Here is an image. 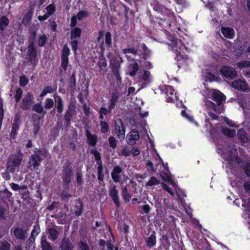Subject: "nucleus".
I'll list each match as a JSON object with an SVG mask.
<instances>
[{"mask_svg": "<svg viewBox=\"0 0 250 250\" xmlns=\"http://www.w3.org/2000/svg\"><path fill=\"white\" fill-rule=\"evenodd\" d=\"M161 176L162 179L167 183H169L174 188L175 190L177 192V185L176 183L172 180L171 177L169 174L168 169L166 168V171H161Z\"/></svg>", "mask_w": 250, "mask_h": 250, "instance_id": "nucleus-12", "label": "nucleus"}, {"mask_svg": "<svg viewBox=\"0 0 250 250\" xmlns=\"http://www.w3.org/2000/svg\"><path fill=\"white\" fill-rule=\"evenodd\" d=\"M32 16V14L31 12H28L26 13L23 18L22 23L25 26L27 25L31 20Z\"/></svg>", "mask_w": 250, "mask_h": 250, "instance_id": "nucleus-36", "label": "nucleus"}, {"mask_svg": "<svg viewBox=\"0 0 250 250\" xmlns=\"http://www.w3.org/2000/svg\"><path fill=\"white\" fill-rule=\"evenodd\" d=\"M162 186L163 188L167 191L171 196H173L174 195V193L172 191V189L167 185L165 183H162Z\"/></svg>", "mask_w": 250, "mask_h": 250, "instance_id": "nucleus-61", "label": "nucleus"}, {"mask_svg": "<svg viewBox=\"0 0 250 250\" xmlns=\"http://www.w3.org/2000/svg\"><path fill=\"white\" fill-rule=\"evenodd\" d=\"M9 20L5 16H2L0 18V30L2 31L9 25Z\"/></svg>", "mask_w": 250, "mask_h": 250, "instance_id": "nucleus-28", "label": "nucleus"}, {"mask_svg": "<svg viewBox=\"0 0 250 250\" xmlns=\"http://www.w3.org/2000/svg\"><path fill=\"white\" fill-rule=\"evenodd\" d=\"M74 110V107L73 106L69 105L64 116L65 120L66 122H67V125L69 124V122L72 119V115Z\"/></svg>", "mask_w": 250, "mask_h": 250, "instance_id": "nucleus-26", "label": "nucleus"}, {"mask_svg": "<svg viewBox=\"0 0 250 250\" xmlns=\"http://www.w3.org/2000/svg\"><path fill=\"white\" fill-rule=\"evenodd\" d=\"M218 153L228 163L231 172L235 175H238L242 170L250 178V165L248 163L240 161L237 156L236 147L234 145L227 146L226 147H218Z\"/></svg>", "mask_w": 250, "mask_h": 250, "instance_id": "nucleus-1", "label": "nucleus"}, {"mask_svg": "<svg viewBox=\"0 0 250 250\" xmlns=\"http://www.w3.org/2000/svg\"><path fill=\"white\" fill-rule=\"evenodd\" d=\"M91 153L94 155L95 159L97 160V165L102 164L100 153L96 150H91Z\"/></svg>", "mask_w": 250, "mask_h": 250, "instance_id": "nucleus-42", "label": "nucleus"}, {"mask_svg": "<svg viewBox=\"0 0 250 250\" xmlns=\"http://www.w3.org/2000/svg\"><path fill=\"white\" fill-rule=\"evenodd\" d=\"M37 35V32L36 31H32L30 32V36L29 37V43L30 44L33 43L35 41Z\"/></svg>", "mask_w": 250, "mask_h": 250, "instance_id": "nucleus-58", "label": "nucleus"}, {"mask_svg": "<svg viewBox=\"0 0 250 250\" xmlns=\"http://www.w3.org/2000/svg\"><path fill=\"white\" fill-rule=\"evenodd\" d=\"M205 95L204 103L206 111L212 119L216 120L218 118L217 113H220L221 111L217 110L214 103L209 100L208 99L213 100L219 106L225 102L226 97L220 91L215 89H206L205 91Z\"/></svg>", "mask_w": 250, "mask_h": 250, "instance_id": "nucleus-2", "label": "nucleus"}, {"mask_svg": "<svg viewBox=\"0 0 250 250\" xmlns=\"http://www.w3.org/2000/svg\"><path fill=\"white\" fill-rule=\"evenodd\" d=\"M33 103V96L30 93H27L22 100V108L24 109L29 108Z\"/></svg>", "mask_w": 250, "mask_h": 250, "instance_id": "nucleus-13", "label": "nucleus"}, {"mask_svg": "<svg viewBox=\"0 0 250 250\" xmlns=\"http://www.w3.org/2000/svg\"><path fill=\"white\" fill-rule=\"evenodd\" d=\"M22 160V158L20 155H12L7 162L6 170L7 172L13 173L17 171Z\"/></svg>", "mask_w": 250, "mask_h": 250, "instance_id": "nucleus-4", "label": "nucleus"}, {"mask_svg": "<svg viewBox=\"0 0 250 250\" xmlns=\"http://www.w3.org/2000/svg\"><path fill=\"white\" fill-rule=\"evenodd\" d=\"M87 137L89 143L92 146L96 145L97 142V138L95 136L90 134L89 132H87Z\"/></svg>", "mask_w": 250, "mask_h": 250, "instance_id": "nucleus-37", "label": "nucleus"}, {"mask_svg": "<svg viewBox=\"0 0 250 250\" xmlns=\"http://www.w3.org/2000/svg\"><path fill=\"white\" fill-rule=\"evenodd\" d=\"M109 195L116 206L119 207L120 206V200L118 195V191L116 188V186L114 185L110 187Z\"/></svg>", "mask_w": 250, "mask_h": 250, "instance_id": "nucleus-11", "label": "nucleus"}, {"mask_svg": "<svg viewBox=\"0 0 250 250\" xmlns=\"http://www.w3.org/2000/svg\"><path fill=\"white\" fill-rule=\"evenodd\" d=\"M122 172V168L118 166L114 167L111 172V177L115 182H119L121 178V173Z\"/></svg>", "mask_w": 250, "mask_h": 250, "instance_id": "nucleus-16", "label": "nucleus"}, {"mask_svg": "<svg viewBox=\"0 0 250 250\" xmlns=\"http://www.w3.org/2000/svg\"><path fill=\"white\" fill-rule=\"evenodd\" d=\"M41 245L42 250H53L50 244L46 241V236L45 235L42 237Z\"/></svg>", "mask_w": 250, "mask_h": 250, "instance_id": "nucleus-27", "label": "nucleus"}, {"mask_svg": "<svg viewBox=\"0 0 250 250\" xmlns=\"http://www.w3.org/2000/svg\"><path fill=\"white\" fill-rule=\"evenodd\" d=\"M122 194L125 202H127L130 200L131 196L128 192L127 187L125 186L122 188Z\"/></svg>", "mask_w": 250, "mask_h": 250, "instance_id": "nucleus-35", "label": "nucleus"}, {"mask_svg": "<svg viewBox=\"0 0 250 250\" xmlns=\"http://www.w3.org/2000/svg\"><path fill=\"white\" fill-rule=\"evenodd\" d=\"M140 135L138 131L132 130L129 132L126 136V142L129 145L135 144L136 142L139 139Z\"/></svg>", "mask_w": 250, "mask_h": 250, "instance_id": "nucleus-10", "label": "nucleus"}, {"mask_svg": "<svg viewBox=\"0 0 250 250\" xmlns=\"http://www.w3.org/2000/svg\"><path fill=\"white\" fill-rule=\"evenodd\" d=\"M82 31L80 28L78 27H75L71 32V39L74 40L76 38H79L81 36Z\"/></svg>", "mask_w": 250, "mask_h": 250, "instance_id": "nucleus-34", "label": "nucleus"}, {"mask_svg": "<svg viewBox=\"0 0 250 250\" xmlns=\"http://www.w3.org/2000/svg\"><path fill=\"white\" fill-rule=\"evenodd\" d=\"M34 155L36 156V158L38 159L39 162H41L47 156V151L45 149L40 150Z\"/></svg>", "mask_w": 250, "mask_h": 250, "instance_id": "nucleus-30", "label": "nucleus"}, {"mask_svg": "<svg viewBox=\"0 0 250 250\" xmlns=\"http://www.w3.org/2000/svg\"><path fill=\"white\" fill-rule=\"evenodd\" d=\"M62 62H67V58L66 56L69 55V49L68 48H64L62 51Z\"/></svg>", "mask_w": 250, "mask_h": 250, "instance_id": "nucleus-46", "label": "nucleus"}, {"mask_svg": "<svg viewBox=\"0 0 250 250\" xmlns=\"http://www.w3.org/2000/svg\"><path fill=\"white\" fill-rule=\"evenodd\" d=\"M222 131L223 133L229 137H233L235 135L236 131L234 129H229L228 128H222Z\"/></svg>", "mask_w": 250, "mask_h": 250, "instance_id": "nucleus-32", "label": "nucleus"}, {"mask_svg": "<svg viewBox=\"0 0 250 250\" xmlns=\"http://www.w3.org/2000/svg\"><path fill=\"white\" fill-rule=\"evenodd\" d=\"M33 110L39 113H42L43 111V107L40 103L35 104L33 107Z\"/></svg>", "mask_w": 250, "mask_h": 250, "instance_id": "nucleus-48", "label": "nucleus"}, {"mask_svg": "<svg viewBox=\"0 0 250 250\" xmlns=\"http://www.w3.org/2000/svg\"><path fill=\"white\" fill-rule=\"evenodd\" d=\"M105 42L107 45H110L111 43V33L110 32H107L105 36Z\"/></svg>", "mask_w": 250, "mask_h": 250, "instance_id": "nucleus-57", "label": "nucleus"}, {"mask_svg": "<svg viewBox=\"0 0 250 250\" xmlns=\"http://www.w3.org/2000/svg\"><path fill=\"white\" fill-rule=\"evenodd\" d=\"M39 129H40L39 123H38V122L34 121L33 131H34V134L35 136H36L37 134V133L39 131Z\"/></svg>", "mask_w": 250, "mask_h": 250, "instance_id": "nucleus-64", "label": "nucleus"}, {"mask_svg": "<svg viewBox=\"0 0 250 250\" xmlns=\"http://www.w3.org/2000/svg\"><path fill=\"white\" fill-rule=\"evenodd\" d=\"M119 97V94L117 92H113L112 95L110 98V100L109 101V102L108 103V108L109 109H113L118 101Z\"/></svg>", "mask_w": 250, "mask_h": 250, "instance_id": "nucleus-19", "label": "nucleus"}, {"mask_svg": "<svg viewBox=\"0 0 250 250\" xmlns=\"http://www.w3.org/2000/svg\"><path fill=\"white\" fill-rule=\"evenodd\" d=\"M138 68V63H130L127 69V73L130 76H134L136 75Z\"/></svg>", "mask_w": 250, "mask_h": 250, "instance_id": "nucleus-22", "label": "nucleus"}, {"mask_svg": "<svg viewBox=\"0 0 250 250\" xmlns=\"http://www.w3.org/2000/svg\"><path fill=\"white\" fill-rule=\"evenodd\" d=\"M11 188L14 191H18L21 189H24L26 188L25 186L21 187L18 184L12 183L10 184Z\"/></svg>", "mask_w": 250, "mask_h": 250, "instance_id": "nucleus-53", "label": "nucleus"}, {"mask_svg": "<svg viewBox=\"0 0 250 250\" xmlns=\"http://www.w3.org/2000/svg\"><path fill=\"white\" fill-rule=\"evenodd\" d=\"M231 86L236 89L243 91H247L249 89L248 84L244 80H235L231 83Z\"/></svg>", "mask_w": 250, "mask_h": 250, "instance_id": "nucleus-9", "label": "nucleus"}, {"mask_svg": "<svg viewBox=\"0 0 250 250\" xmlns=\"http://www.w3.org/2000/svg\"><path fill=\"white\" fill-rule=\"evenodd\" d=\"M11 247L10 244L4 241L0 243V250H9Z\"/></svg>", "mask_w": 250, "mask_h": 250, "instance_id": "nucleus-43", "label": "nucleus"}, {"mask_svg": "<svg viewBox=\"0 0 250 250\" xmlns=\"http://www.w3.org/2000/svg\"><path fill=\"white\" fill-rule=\"evenodd\" d=\"M54 103L53 100L50 98H47L46 99L45 103V108L47 109H50L53 107Z\"/></svg>", "mask_w": 250, "mask_h": 250, "instance_id": "nucleus-49", "label": "nucleus"}, {"mask_svg": "<svg viewBox=\"0 0 250 250\" xmlns=\"http://www.w3.org/2000/svg\"><path fill=\"white\" fill-rule=\"evenodd\" d=\"M98 165V167L97 168L98 174V179L99 180L102 181L104 179V175L102 174V170H103L102 165L100 164V165Z\"/></svg>", "mask_w": 250, "mask_h": 250, "instance_id": "nucleus-54", "label": "nucleus"}, {"mask_svg": "<svg viewBox=\"0 0 250 250\" xmlns=\"http://www.w3.org/2000/svg\"><path fill=\"white\" fill-rule=\"evenodd\" d=\"M46 9L47 10L46 13L48 14H49V16H51L55 11V7L53 5L50 4L46 7Z\"/></svg>", "mask_w": 250, "mask_h": 250, "instance_id": "nucleus-62", "label": "nucleus"}, {"mask_svg": "<svg viewBox=\"0 0 250 250\" xmlns=\"http://www.w3.org/2000/svg\"><path fill=\"white\" fill-rule=\"evenodd\" d=\"M72 171L69 168H65L63 170L62 179L63 182L68 185L71 181Z\"/></svg>", "mask_w": 250, "mask_h": 250, "instance_id": "nucleus-18", "label": "nucleus"}, {"mask_svg": "<svg viewBox=\"0 0 250 250\" xmlns=\"http://www.w3.org/2000/svg\"><path fill=\"white\" fill-rule=\"evenodd\" d=\"M176 53L175 60L178 62H185L188 61V57L187 55H183L181 53L178 52Z\"/></svg>", "mask_w": 250, "mask_h": 250, "instance_id": "nucleus-41", "label": "nucleus"}, {"mask_svg": "<svg viewBox=\"0 0 250 250\" xmlns=\"http://www.w3.org/2000/svg\"><path fill=\"white\" fill-rule=\"evenodd\" d=\"M138 74L139 78L146 83H149L151 81V75L148 71L141 70Z\"/></svg>", "mask_w": 250, "mask_h": 250, "instance_id": "nucleus-15", "label": "nucleus"}, {"mask_svg": "<svg viewBox=\"0 0 250 250\" xmlns=\"http://www.w3.org/2000/svg\"><path fill=\"white\" fill-rule=\"evenodd\" d=\"M89 14L86 10L80 11L76 15L73 16L71 19V26L74 27L77 25V20L81 21L89 16Z\"/></svg>", "mask_w": 250, "mask_h": 250, "instance_id": "nucleus-8", "label": "nucleus"}, {"mask_svg": "<svg viewBox=\"0 0 250 250\" xmlns=\"http://www.w3.org/2000/svg\"><path fill=\"white\" fill-rule=\"evenodd\" d=\"M11 233L17 239L23 240L26 237V230L21 227H13L11 229Z\"/></svg>", "mask_w": 250, "mask_h": 250, "instance_id": "nucleus-7", "label": "nucleus"}, {"mask_svg": "<svg viewBox=\"0 0 250 250\" xmlns=\"http://www.w3.org/2000/svg\"><path fill=\"white\" fill-rule=\"evenodd\" d=\"M130 153L131 151L127 147H125L121 152V154L125 157L129 156Z\"/></svg>", "mask_w": 250, "mask_h": 250, "instance_id": "nucleus-63", "label": "nucleus"}, {"mask_svg": "<svg viewBox=\"0 0 250 250\" xmlns=\"http://www.w3.org/2000/svg\"><path fill=\"white\" fill-rule=\"evenodd\" d=\"M146 245L149 247L151 248L155 246L156 244V238L155 236V233L154 232L150 235L146 240Z\"/></svg>", "mask_w": 250, "mask_h": 250, "instance_id": "nucleus-24", "label": "nucleus"}, {"mask_svg": "<svg viewBox=\"0 0 250 250\" xmlns=\"http://www.w3.org/2000/svg\"><path fill=\"white\" fill-rule=\"evenodd\" d=\"M237 137L238 140L240 141L241 143L245 144L249 142V138H248L246 133L244 129H240L237 133Z\"/></svg>", "mask_w": 250, "mask_h": 250, "instance_id": "nucleus-21", "label": "nucleus"}, {"mask_svg": "<svg viewBox=\"0 0 250 250\" xmlns=\"http://www.w3.org/2000/svg\"><path fill=\"white\" fill-rule=\"evenodd\" d=\"M113 109H109L105 107H101L100 109V118L101 119H104V115H106L109 113H110Z\"/></svg>", "mask_w": 250, "mask_h": 250, "instance_id": "nucleus-38", "label": "nucleus"}, {"mask_svg": "<svg viewBox=\"0 0 250 250\" xmlns=\"http://www.w3.org/2000/svg\"><path fill=\"white\" fill-rule=\"evenodd\" d=\"M221 31L226 38L232 39L234 37V32L232 28L223 27L221 28Z\"/></svg>", "mask_w": 250, "mask_h": 250, "instance_id": "nucleus-20", "label": "nucleus"}, {"mask_svg": "<svg viewBox=\"0 0 250 250\" xmlns=\"http://www.w3.org/2000/svg\"><path fill=\"white\" fill-rule=\"evenodd\" d=\"M109 146L111 147L115 148L117 146V141L114 137L111 136L108 139Z\"/></svg>", "mask_w": 250, "mask_h": 250, "instance_id": "nucleus-56", "label": "nucleus"}, {"mask_svg": "<svg viewBox=\"0 0 250 250\" xmlns=\"http://www.w3.org/2000/svg\"><path fill=\"white\" fill-rule=\"evenodd\" d=\"M41 162H39L36 156L32 155L29 158V162L28 165V167L31 170L38 169V167L40 166Z\"/></svg>", "mask_w": 250, "mask_h": 250, "instance_id": "nucleus-14", "label": "nucleus"}, {"mask_svg": "<svg viewBox=\"0 0 250 250\" xmlns=\"http://www.w3.org/2000/svg\"><path fill=\"white\" fill-rule=\"evenodd\" d=\"M114 131L120 140L123 141L124 140L125 129L120 119H117L115 121Z\"/></svg>", "mask_w": 250, "mask_h": 250, "instance_id": "nucleus-6", "label": "nucleus"}, {"mask_svg": "<svg viewBox=\"0 0 250 250\" xmlns=\"http://www.w3.org/2000/svg\"><path fill=\"white\" fill-rule=\"evenodd\" d=\"M141 47L143 51V58L144 60H146L149 58L151 54V51L148 49L145 43H143L142 44Z\"/></svg>", "mask_w": 250, "mask_h": 250, "instance_id": "nucleus-31", "label": "nucleus"}, {"mask_svg": "<svg viewBox=\"0 0 250 250\" xmlns=\"http://www.w3.org/2000/svg\"><path fill=\"white\" fill-rule=\"evenodd\" d=\"M40 232V228L39 225H36L34 227V229L31 232V236L35 237Z\"/></svg>", "mask_w": 250, "mask_h": 250, "instance_id": "nucleus-50", "label": "nucleus"}, {"mask_svg": "<svg viewBox=\"0 0 250 250\" xmlns=\"http://www.w3.org/2000/svg\"><path fill=\"white\" fill-rule=\"evenodd\" d=\"M48 233L49 234V239L52 241L55 240L58 237V232L55 229H49Z\"/></svg>", "mask_w": 250, "mask_h": 250, "instance_id": "nucleus-33", "label": "nucleus"}, {"mask_svg": "<svg viewBox=\"0 0 250 250\" xmlns=\"http://www.w3.org/2000/svg\"><path fill=\"white\" fill-rule=\"evenodd\" d=\"M212 72L220 73L223 77L229 80L234 79L237 76V73L232 67L228 65L222 66L221 68L215 67Z\"/></svg>", "mask_w": 250, "mask_h": 250, "instance_id": "nucleus-3", "label": "nucleus"}, {"mask_svg": "<svg viewBox=\"0 0 250 250\" xmlns=\"http://www.w3.org/2000/svg\"><path fill=\"white\" fill-rule=\"evenodd\" d=\"M76 181L79 185H81L83 183L82 174L81 170H78L76 173Z\"/></svg>", "mask_w": 250, "mask_h": 250, "instance_id": "nucleus-51", "label": "nucleus"}, {"mask_svg": "<svg viewBox=\"0 0 250 250\" xmlns=\"http://www.w3.org/2000/svg\"><path fill=\"white\" fill-rule=\"evenodd\" d=\"M47 40L46 36L45 35H42L39 37L38 40V45L40 47L44 46Z\"/></svg>", "mask_w": 250, "mask_h": 250, "instance_id": "nucleus-44", "label": "nucleus"}, {"mask_svg": "<svg viewBox=\"0 0 250 250\" xmlns=\"http://www.w3.org/2000/svg\"><path fill=\"white\" fill-rule=\"evenodd\" d=\"M60 247L62 250H72L73 248V246L70 242L69 240L66 238L62 240Z\"/></svg>", "mask_w": 250, "mask_h": 250, "instance_id": "nucleus-23", "label": "nucleus"}, {"mask_svg": "<svg viewBox=\"0 0 250 250\" xmlns=\"http://www.w3.org/2000/svg\"><path fill=\"white\" fill-rule=\"evenodd\" d=\"M79 247L81 250H89L88 245L83 241L79 243Z\"/></svg>", "mask_w": 250, "mask_h": 250, "instance_id": "nucleus-60", "label": "nucleus"}, {"mask_svg": "<svg viewBox=\"0 0 250 250\" xmlns=\"http://www.w3.org/2000/svg\"><path fill=\"white\" fill-rule=\"evenodd\" d=\"M56 98H57V108L58 111L62 113L63 111V101L61 97L58 96H56Z\"/></svg>", "mask_w": 250, "mask_h": 250, "instance_id": "nucleus-39", "label": "nucleus"}, {"mask_svg": "<svg viewBox=\"0 0 250 250\" xmlns=\"http://www.w3.org/2000/svg\"><path fill=\"white\" fill-rule=\"evenodd\" d=\"M206 80L207 81L212 82L216 80V77L210 71L206 72Z\"/></svg>", "mask_w": 250, "mask_h": 250, "instance_id": "nucleus-47", "label": "nucleus"}, {"mask_svg": "<svg viewBox=\"0 0 250 250\" xmlns=\"http://www.w3.org/2000/svg\"><path fill=\"white\" fill-rule=\"evenodd\" d=\"M27 53L30 57V58L31 59H35L37 56V52L36 49L34 46V44L33 43L29 44Z\"/></svg>", "mask_w": 250, "mask_h": 250, "instance_id": "nucleus-29", "label": "nucleus"}, {"mask_svg": "<svg viewBox=\"0 0 250 250\" xmlns=\"http://www.w3.org/2000/svg\"><path fill=\"white\" fill-rule=\"evenodd\" d=\"M165 90L166 93L168 96L167 100L169 102H173L178 99L176 93L174 94V90L172 86L170 85L167 86Z\"/></svg>", "mask_w": 250, "mask_h": 250, "instance_id": "nucleus-17", "label": "nucleus"}, {"mask_svg": "<svg viewBox=\"0 0 250 250\" xmlns=\"http://www.w3.org/2000/svg\"><path fill=\"white\" fill-rule=\"evenodd\" d=\"M22 94V90L21 88H18L16 91V94L15 96L16 102H18L19 101L21 97Z\"/></svg>", "mask_w": 250, "mask_h": 250, "instance_id": "nucleus-59", "label": "nucleus"}, {"mask_svg": "<svg viewBox=\"0 0 250 250\" xmlns=\"http://www.w3.org/2000/svg\"><path fill=\"white\" fill-rule=\"evenodd\" d=\"M28 83V79L25 76H21L20 78V84L21 86H24Z\"/></svg>", "mask_w": 250, "mask_h": 250, "instance_id": "nucleus-55", "label": "nucleus"}, {"mask_svg": "<svg viewBox=\"0 0 250 250\" xmlns=\"http://www.w3.org/2000/svg\"><path fill=\"white\" fill-rule=\"evenodd\" d=\"M122 52L125 55V57L128 61H139L137 58H139L140 54L138 48L133 47H129L122 49Z\"/></svg>", "mask_w": 250, "mask_h": 250, "instance_id": "nucleus-5", "label": "nucleus"}, {"mask_svg": "<svg viewBox=\"0 0 250 250\" xmlns=\"http://www.w3.org/2000/svg\"><path fill=\"white\" fill-rule=\"evenodd\" d=\"M159 184V181L157 180L156 178L152 177L150 180L146 183V186L147 188L148 187H152L157 185Z\"/></svg>", "mask_w": 250, "mask_h": 250, "instance_id": "nucleus-40", "label": "nucleus"}, {"mask_svg": "<svg viewBox=\"0 0 250 250\" xmlns=\"http://www.w3.org/2000/svg\"><path fill=\"white\" fill-rule=\"evenodd\" d=\"M20 123L21 122L20 118L18 116H16L14 119V122L12 125V128L13 129L18 130L19 128Z\"/></svg>", "mask_w": 250, "mask_h": 250, "instance_id": "nucleus-52", "label": "nucleus"}, {"mask_svg": "<svg viewBox=\"0 0 250 250\" xmlns=\"http://www.w3.org/2000/svg\"><path fill=\"white\" fill-rule=\"evenodd\" d=\"M100 125L101 127V131L103 133H105L108 132L109 129L108 124L104 121H101Z\"/></svg>", "mask_w": 250, "mask_h": 250, "instance_id": "nucleus-45", "label": "nucleus"}, {"mask_svg": "<svg viewBox=\"0 0 250 250\" xmlns=\"http://www.w3.org/2000/svg\"><path fill=\"white\" fill-rule=\"evenodd\" d=\"M83 203L80 200H76L75 202V213L76 215L79 216L82 213Z\"/></svg>", "mask_w": 250, "mask_h": 250, "instance_id": "nucleus-25", "label": "nucleus"}]
</instances>
